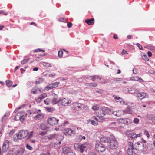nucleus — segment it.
I'll return each mask as SVG.
<instances>
[{"mask_svg": "<svg viewBox=\"0 0 155 155\" xmlns=\"http://www.w3.org/2000/svg\"><path fill=\"white\" fill-rule=\"evenodd\" d=\"M131 80H132L139 81L140 82H144V81L141 78L138 77H133L131 78Z\"/></svg>", "mask_w": 155, "mask_h": 155, "instance_id": "4be33fe9", "label": "nucleus"}, {"mask_svg": "<svg viewBox=\"0 0 155 155\" xmlns=\"http://www.w3.org/2000/svg\"><path fill=\"white\" fill-rule=\"evenodd\" d=\"M109 139L110 137L108 138H107L105 137H101L100 138V141L102 143H106L107 144Z\"/></svg>", "mask_w": 155, "mask_h": 155, "instance_id": "aec40b11", "label": "nucleus"}, {"mask_svg": "<svg viewBox=\"0 0 155 155\" xmlns=\"http://www.w3.org/2000/svg\"><path fill=\"white\" fill-rule=\"evenodd\" d=\"M44 115L42 114H38L34 117L35 119L37 120H38L42 119L44 117Z\"/></svg>", "mask_w": 155, "mask_h": 155, "instance_id": "5701e85b", "label": "nucleus"}, {"mask_svg": "<svg viewBox=\"0 0 155 155\" xmlns=\"http://www.w3.org/2000/svg\"><path fill=\"white\" fill-rule=\"evenodd\" d=\"M44 103L47 105L49 104L50 102H51L50 99L49 98H47L44 101Z\"/></svg>", "mask_w": 155, "mask_h": 155, "instance_id": "473e14b6", "label": "nucleus"}, {"mask_svg": "<svg viewBox=\"0 0 155 155\" xmlns=\"http://www.w3.org/2000/svg\"><path fill=\"white\" fill-rule=\"evenodd\" d=\"M24 117V114H23V112H20L18 113L16 115V118L17 117Z\"/></svg>", "mask_w": 155, "mask_h": 155, "instance_id": "cd10ccee", "label": "nucleus"}, {"mask_svg": "<svg viewBox=\"0 0 155 155\" xmlns=\"http://www.w3.org/2000/svg\"><path fill=\"white\" fill-rule=\"evenodd\" d=\"M95 147L96 150L99 152H103L106 149L104 146L100 143H96L95 145Z\"/></svg>", "mask_w": 155, "mask_h": 155, "instance_id": "423d86ee", "label": "nucleus"}, {"mask_svg": "<svg viewBox=\"0 0 155 155\" xmlns=\"http://www.w3.org/2000/svg\"><path fill=\"white\" fill-rule=\"evenodd\" d=\"M6 82L7 85L8 87H11L12 84V82L10 80H6Z\"/></svg>", "mask_w": 155, "mask_h": 155, "instance_id": "7c9ffc66", "label": "nucleus"}, {"mask_svg": "<svg viewBox=\"0 0 155 155\" xmlns=\"http://www.w3.org/2000/svg\"><path fill=\"white\" fill-rule=\"evenodd\" d=\"M144 134L145 135H146L147 138H149L150 137V134L147 131L145 130L144 131Z\"/></svg>", "mask_w": 155, "mask_h": 155, "instance_id": "49530a36", "label": "nucleus"}, {"mask_svg": "<svg viewBox=\"0 0 155 155\" xmlns=\"http://www.w3.org/2000/svg\"><path fill=\"white\" fill-rule=\"evenodd\" d=\"M41 100L40 99V98H39L38 97L37 99L36 100V102L38 103H39Z\"/></svg>", "mask_w": 155, "mask_h": 155, "instance_id": "0e129e2a", "label": "nucleus"}, {"mask_svg": "<svg viewBox=\"0 0 155 155\" xmlns=\"http://www.w3.org/2000/svg\"><path fill=\"white\" fill-rule=\"evenodd\" d=\"M30 58H29L28 59H25L21 61V64L23 65L25 64L29 61Z\"/></svg>", "mask_w": 155, "mask_h": 155, "instance_id": "bb28decb", "label": "nucleus"}, {"mask_svg": "<svg viewBox=\"0 0 155 155\" xmlns=\"http://www.w3.org/2000/svg\"><path fill=\"white\" fill-rule=\"evenodd\" d=\"M25 119V116H24V117H21L20 119V121L21 122H22L24 121Z\"/></svg>", "mask_w": 155, "mask_h": 155, "instance_id": "338daca9", "label": "nucleus"}, {"mask_svg": "<svg viewBox=\"0 0 155 155\" xmlns=\"http://www.w3.org/2000/svg\"><path fill=\"white\" fill-rule=\"evenodd\" d=\"M136 97L139 98L140 99L142 100L144 98L148 97V95L145 93L141 92L138 93L137 94Z\"/></svg>", "mask_w": 155, "mask_h": 155, "instance_id": "1a4fd4ad", "label": "nucleus"}, {"mask_svg": "<svg viewBox=\"0 0 155 155\" xmlns=\"http://www.w3.org/2000/svg\"><path fill=\"white\" fill-rule=\"evenodd\" d=\"M43 65L44 66H47L48 67H51V65H50L48 63H46V62H43Z\"/></svg>", "mask_w": 155, "mask_h": 155, "instance_id": "864d4df0", "label": "nucleus"}, {"mask_svg": "<svg viewBox=\"0 0 155 155\" xmlns=\"http://www.w3.org/2000/svg\"><path fill=\"white\" fill-rule=\"evenodd\" d=\"M91 122L92 124L94 125H97L98 124V123L97 122H96L93 120H91Z\"/></svg>", "mask_w": 155, "mask_h": 155, "instance_id": "603ef678", "label": "nucleus"}, {"mask_svg": "<svg viewBox=\"0 0 155 155\" xmlns=\"http://www.w3.org/2000/svg\"><path fill=\"white\" fill-rule=\"evenodd\" d=\"M112 113L113 115L119 117L120 116V115L119 114V111L117 112V111H114L113 112H112L111 114Z\"/></svg>", "mask_w": 155, "mask_h": 155, "instance_id": "72a5a7b5", "label": "nucleus"}, {"mask_svg": "<svg viewBox=\"0 0 155 155\" xmlns=\"http://www.w3.org/2000/svg\"><path fill=\"white\" fill-rule=\"evenodd\" d=\"M88 146V144L87 143H86L83 144L81 145L80 152L83 153L84 150L87 148Z\"/></svg>", "mask_w": 155, "mask_h": 155, "instance_id": "6ab92c4d", "label": "nucleus"}, {"mask_svg": "<svg viewBox=\"0 0 155 155\" xmlns=\"http://www.w3.org/2000/svg\"><path fill=\"white\" fill-rule=\"evenodd\" d=\"M77 140L78 141H81L82 139L81 138V135H79L77 137Z\"/></svg>", "mask_w": 155, "mask_h": 155, "instance_id": "3c124183", "label": "nucleus"}, {"mask_svg": "<svg viewBox=\"0 0 155 155\" xmlns=\"http://www.w3.org/2000/svg\"><path fill=\"white\" fill-rule=\"evenodd\" d=\"M74 147L76 150L80 152L81 145H79L78 143H76L74 144Z\"/></svg>", "mask_w": 155, "mask_h": 155, "instance_id": "a878e982", "label": "nucleus"}, {"mask_svg": "<svg viewBox=\"0 0 155 155\" xmlns=\"http://www.w3.org/2000/svg\"><path fill=\"white\" fill-rule=\"evenodd\" d=\"M55 137V134H52L49 135L48 136V139L51 140L52 139L54 138Z\"/></svg>", "mask_w": 155, "mask_h": 155, "instance_id": "4c0bfd02", "label": "nucleus"}, {"mask_svg": "<svg viewBox=\"0 0 155 155\" xmlns=\"http://www.w3.org/2000/svg\"><path fill=\"white\" fill-rule=\"evenodd\" d=\"M26 148L30 150H33L32 147L28 144L26 145Z\"/></svg>", "mask_w": 155, "mask_h": 155, "instance_id": "79ce46f5", "label": "nucleus"}, {"mask_svg": "<svg viewBox=\"0 0 155 155\" xmlns=\"http://www.w3.org/2000/svg\"><path fill=\"white\" fill-rule=\"evenodd\" d=\"M148 49L153 51H155V46H151L149 47Z\"/></svg>", "mask_w": 155, "mask_h": 155, "instance_id": "ea45409f", "label": "nucleus"}, {"mask_svg": "<svg viewBox=\"0 0 155 155\" xmlns=\"http://www.w3.org/2000/svg\"><path fill=\"white\" fill-rule=\"evenodd\" d=\"M44 81V80L42 78H39L38 79L37 81H35V83L36 84H39L41 82H42Z\"/></svg>", "mask_w": 155, "mask_h": 155, "instance_id": "c9c22d12", "label": "nucleus"}, {"mask_svg": "<svg viewBox=\"0 0 155 155\" xmlns=\"http://www.w3.org/2000/svg\"><path fill=\"white\" fill-rule=\"evenodd\" d=\"M59 120L57 119L54 117H50L47 119V122L48 124L51 126L57 124L58 123Z\"/></svg>", "mask_w": 155, "mask_h": 155, "instance_id": "7ed1b4c3", "label": "nucleus"}, {"mask_svg": "<svg viewBox=\"0 0 155 155\" xmlns=\"http://www.w3.org/2000/svg\"><path fill=\"white\" fill-rule=\"evenodd\" d=\"M136 138V134L135 133H133L130 136V139L131 140H134L135 138Z\"/></svg>", "mask_w": 155, "mask_h": 155, "instance_id": "f704fd0d", "label": "nucleus"}, {"mask_svg": "<svg viewBox=\"0 0 155 155\" xmlns=\"http://www.w3.org/2000/svg\"><path fill=\"white\" fill-rule=\"evenodd\" d=\"M35 90L32 91L33 93L34 94H35L37 93H39L38 87H35Z\"/></svg>", "mask_w": 155, "mask_h": 155, "instance_id": "c03bdc74", "label": "nucleus"}, {"mask_svg": "<svg viewBox=\"0 0 155 155\" xmlns=\"http://www.w3.org/2000/svg\"><path fill=\"white\" fill-rule=\"evenodd\" d=\"M60 102L62 105L65 106L69 105L71 102V101L68 99L64 98L61 100Z\"/></svg>", "mask_w": 155, "mask_h": 155, "instance_id": "9b49d317", "label": "nucleus"}, {"mask_svg": "<svg viewBox=\"0 0 155 155\" xmlns=\"http://www.w3.org/2000/svg\"><path fill=\"white\" fill-rule=\"evenodd\" d=\"M74 104L75 106V109L77 110H81L84 107V105L83 104L79 103L78 102L74 103Z\"/></svg>", "mask_w": 155, "mask_h": 155, "instance_id": "f8f14e48", "label": "nucleus"}, {"mask_svg": "<svg viewBox=\"0 0 155 155\" xmlns=\"http://www.w3.org/2000/svg\"><path fill=\"white\" fill-rule=\"evenodd\" d=\"M67 155H76V154L74 153L72 151Z\"/></svg>", "mask_w": 155, "mask_h": 155, "instance_id": "69168bd1", "label": "nucleus"}, {"mask_svg": "<svg viewBox=\"0 0 155 155\" xmlns=\"http://www.w3.org/2000/svg\"><path fill=\"white\" fill-rule=\"evenodd\" d=\"M85 22L89 25H93L94 22V20L93 18H92L89 19H86Z\"/></svg>", "mask_w": 155, "mask_h": 155, "instance_id": "412c9836", "label": "nucleus"}, {"mask_svg": "<svg viewBox=\"0 0 155 155\" xmlns=\"http://www.w3.org/2000/svg\"><path fill=\"white\" fill-rule=\"evenodd\" d=\"M102 109L104 113H105V115L106 114H111V110L107 107H104Z\"/></svg>", "mask_w": 155, "mask_h": 155, "instance_id": "a211bd4d", "label": "nucleus"}, {"mask_svg": "<svg viewBox=\"0 0 155 155\" xmlns=\"http://www.w3.org/2000/svg\"><path fill=\"white\" fill-rule=\"evenodd\" d=\"M9 142L8 140H6L4 142L2 147L3 152H5L7 150L9 147Z\"/></svg>", "mask_w": 155, "mask_h": 155, "instance_id": "9d476101", "label": "nucleus"}, {"mask_svg": "<svg viewBox=\"0 0 155 155\" xmlns=\"http://www.w3.org/2000/svg\"><path fill=\"white\" fill-rule=\"evenodd\" d=\"M29 132L27 130H21L18 134H16L18 138L19 139H22L25 138L28 135Z\"/></svg>", "mask_w": 155, "mask_h": 155, "instance_id": "20e7f679", "label": "nucleus"}, {"mask_svg": "<svg viewBox=\"0 0 155 155\" xmlns=\"http://www.w3.org/2000/svg\"><path fill=\"white\" fill-rule=\"evenodd\" d=\"M98 107L96 106H93L92 107V109L94 110V111H96L97 110H98Z\"/></svg>", "mask_w": 155, "mask_h": 155, "instance_id": "4d7b16f0", "label": "nucleus"}, {"mask_svg": "<svg viewBox=\"0 0 155 155\" xmlns=\"http://www.w3.org/2000/svg\"><path fill=\"white\" fill-rule=\"evenodd\" d=\"M47 96V95L45 93H43L41 94L39 97V98H40V99L41 100V101L44 98L46 97Z\"/></svg>", "mask_w": 155, "mask_h": 155, "instance_id": "2f4dec72", "label": "nucleus"}, {"mask_svg": "<svg viewBox=\"0 0 155 155\" xmlns=\"http://www.w3.org/2000/svg\"><path fill=\"white\" fill-rule=\"evenodd\" d=\"M128 91L130 94L137 93L139 92V90L136 88H132L129 89L127 88Z\"/></svg>", "mask_w": 155, "mask_h": 155, "instance_id": "dca6fc26", "label": "nucleus"}, {"mask_svg": "<svg viewBox=\"0 0 155 155\" xmlns=\"http://www.w3.org/2000/svg\"><path fill=\"white\" fill-rule=\"evenodd\" d=\"M60 101V99L58 97V95L55 94V96L51 101L52 103L53 104H55L58 103Z\"/></svg>", "mask_w": 155, "mask_h": 155, "instance_id": "4468645a", "label": "nucleus"}, {"mask_svg": "<svg viewBox=\"0 0 155 155\" xmlns=\"http://www.w3.org/2000/svg\"><path fill=\"white\" fill-rule=\"evenodd\" d=\"M96 116H94L92 118L93 119L96 120L97 121L101 122L104 119L103 117L105 115V113L103 110V109L101 110H100L97 113Z\"/></svg>", "mask_w": 155, "mask_h": 155, "instance_id": "f03ea898", "label": "nucleus"}, {"mask_svg": "<svg viewBox=\"0 0 155 155\" xmlns=\"http://www.w3.org/2000/svg\"><path fill=\"white\" fill-rule=\"evenodd\" d=\"M72 25V24L71 23L69 22L67 23V26L69 28H70L71 27Z\"/></svg>", "mask_w": 155, "mask_h": 155, "instance_id": "052dcab7", "label": "nucleus"}, {"mask_svg": "<svg viewBox=\"0 0 155 155\" xmlns=\"http://www.w3.org/2000/svg\"><path fill=\"white\" fill-rule=\"evenodd\" d=\"M115 98L116 99L119 100V101H117V102H120L121 104H124V102L122 101V99L120 97H116Z\"/></svg>", "mask_w": 155, "mask_h": 155, "instance_id": "c756f323", "label": "nucleus"}, {"mask_svg": "<svg viewBox=\"0 0 155 155\" xmlns=\"http://www.w3.org/2000/svg\"><path fill=\"white\" fill-rule=\"evenodd\" d=\"M52 109L51 107L47 108V110L49 112H51L52 111Z\"/></svg>", "mask_w": 155, "mask_h": 155, "instance_id": "680f3d73", "label": "nucleus"}, {"mask_svg": "<svg viewBox=\"0 0 155 155\" xmlns=\"http://www.w3.org/2000/svg\"><path fill=\"white\" fill-rule=\"evenodd\" d=\"M95 77H97V79L99 78L100 80L101 79V78L100 76L97 75H94L92 76V80L93 81H95L96 80Z\"/></svg>", "mask_w": 155, "mask_h": 155, "instance_id": "e433bc0d", "label": "nucleus"}, {"mask_svg": "<svg viewBox=\"0 0 155 155\" xmlns=\"http://www.w3.org/2000/svg\"><path fill=\"white\" fill-rule=\"evenodd\" d=\"M46 134V132L44 131H41V132H40L39 133V134L40 135H42V136Z\"/></svg>", "mask_w": 155, "mask_h": 155, "instance_id": "6e6d98bb", "label": "nucleus"}, {"mask_svg": "<svg viewBox=\"0 0 155 155\" xmlns=\"http://www.w3.org/2000/svg\"><path fill=\"white\" fill-rule=\"evenodd\" d=\"M14 132V130H12L9 133L10 136H12Z\"/></svg>", "mask_w": 155, "mask_h": 155, "instance_id": "bf43d9fd", "label": "nucleus"}, {"mask_svg": "<svg viewBox=\"0 0 155 155\" xmlns=\"http://www.w3.org/2000/svg\"><path fill=\"white\" fill-rule=\"evenodd\" d=\"M142 58L145 60L148 61L149 59L147 57V56L146 54L143 55L142 56Z\"/></svg>", "mask_w": 155, "mask_h": 155, "instance_id": "58836bf2", "label": "nucleus"}, {"mask_svg": "<svg viewBox=\"0 0 155 155\" xmlns=\"http://www.w3.org/2000/svg\"><path fill=\"white\" fill-rule=\"evenodd\" d=\"M64 134L67 136H73L74 135L75 132L71 129L68 128L65 130Z\"/></svg>", "mask_w": 155, "mask_h": 155, "instance_id": "6e6552de", "label": "nucleus"}, {"mask_svg": "<svg viewBox=\"0 0 155 155\" xmlns=\"http://www.w3.org/2000/svg\"><path fill=\"white\" fill-rule=\"evenodd\" d=\"M9 115V114L8 113H6L3 117L2 120V122H3L4 121L7 119Z\"/></svg>", "mask_w": 155, "mask_h": 155, "instance_id": "b1692460", "label": "nucleus"}, {"mask_svg": "<svg viewBox=\"0 0 155 155\" xmlns=\"http://www.w3.org/2000/svg\"><path fill=\"white\" fill-rule=\"evenodd\" d=\"M137 45L139 47V48L140 50H143V48L142 46L139 43H137Z\"/></svg>", "mask_w": 155, "mask_h": 155, "instance_id": "8fccbe9b", "label": "nucleus"}, {"mask_svg": "<svg viewBox=\"0 0 155 155\" xmlns=\"http://www.w3.org/2000/svg\"><path fill=\"white\" fill-rule=\"evenodd\" d=\"M40 51H42L43 52H45V51L44 50H41L40 49H35L34 50V52H38Z\"/></svg>", "mask_w": 155, "mask_h": 155, "instance_id": "37998d69", "label": "nucleus"}, {"mask_svg": "<svg viewBox=\"0 0 155 155\" xmlns=\"http://www.w3.org/2000/svg\"><path fill=\"white\" fill-rule=\"evenodd\" d=\"M34 133L33 131H31L30 133L28 135V138H30L31 137L33 136V134Z\"/></svg>", "mask_w": 155, "mask_h": 155, "instance_id": "09e8293b", "label": "nucleus"}, {"mask_svg": "<svg viewBox=\"0 0 155 155\" xmlns=\"http://www.w3.org/2000/svg\"><path fill=\"white\" fill-rule=\"evenodd\" d=\"M135 149L138 150H142L144 148V144L142 142H137L135 144Z\"/></svg>", "mask_w": 155, "mask_h": 155, "instance_id": "0eeeda50", "label": "nucleus"}, {"mask_svg": "<svg viewBox=\"0 0 155 155\" xmlns=\"http://www.w3.org/2000/svg\"><path fill=\"white\" fill-rule=\"evenodd\" d=\"M109 141L107 145L111 149H115L117 148V142L114 137L112 135L110 136Z\"/></svg>", "mask_w": 155, "mask_h": 155, "instance_id": "f257e3e1", "label": "nucleus"}, {"mask_svg": "<svg viewBox=\"0 0 155 155\" xmlns=\"http://www.w3.org/2000/svg\"><path fill=\"white\" fill-rule=\"evenodd\" d=\"M72 151L71 149L69 147H64L62 148L63 153L66 155H67Z\"/></svg>", "mask_w": 155, "mask_h": 155, "instance_id": "2eb2a0df", "label": "nucleus"}, {"mask_svg": "<svg viewBox=\"0 0 155 155\" xmlns=\"http://www.w3.org/2000/svg\"><path fill=\"white\" fill-rule=\"evenodd\" d=\"M59 84V82H56L52 84H53V86H54V87H57V86H58V84Z\"/></svg>", "mask_w": 155, "mask_h": 155, "instance_id": "de8ad7c7", "label": "nucleus"}, {"mask_svg": "<svg viewBox=\"0 0 155 155\" xmlns=\"http://www.w3.org/2000/svg\"><path fill=\"white\" fill-rule=\"evenodd\" d=\"M149 73L153 75L155 74V71L153 70H150L149 71Z\"/></svg>", "mask_w": 155, "mask_h": 155, "instance_id": "5fc2aeb1", "label": "nucleus"}, {"mask_svg": "<svg viewBox=\"0 0 155 155\" xmlns=\"http://www.w3.org/2000/svg\"><path fill=\"white\" fill-rule=\"evenodd\" d=\"M41 128L42 130H45L47 128V126L44 123H42L40 125Z\"/></svg>", "mask_w": 155, "mask_h": 155, "instance_id": "c85d7f7f", "label": "nucleus"}, {"mask_svg": "<svg viewBox=\"0 0 155 155\" xmlns=\"http://www.w3.org/2000/svg\"><path fill=\"white\" fill-rule=\"evenodd\" d=\"M116 123L115 122H112L110 124V126H114L116 125Z\"/></svg>", "mask_w": 155, "mask_h": 155, "instance_id": "13d9d810", "label": "nucleus"}, {"mask_svg": "<svg viewBox=\"0 0 155 155\" xmlns=\"http://www.w3.org/2000/svg\"><path fill=\"white\" fill-rule=\"evenodd\" d=\"M133 121L135 124H137L139 122V119L138 118H134Z\"/></svg>", "mask_w": 155, "mask_h": 155, "instance_id": "a18cd8bd", "label": "nucleus"}, {"mask_svg": "<svg viewBox=\"0 0 155 155\" xmlns=\"http://www.w3.org/2000/svg\"><path fill=\"white\" fill-rule=\"evenodd\" d=\"M151 120L153 123L155 124V117H152Z\"/></svg>", "mask_w": 155, "mask_h": 155, "instance_id": "e2e57ef3", "label": "nucleus"}, {"mask_svg": "<svg viewBox=\"0 0 155 155\" xmlns=\"http://www.w3.org/2000/svg\"><path fill=\"white\" fill-rule=\"evenodd\" d=\"M63 52L62 51H59L58 52V56L60 57L61 58L63 54Z\"/></svg>", "mask_w": 155, "mask_h": 155, "instance_id": "a19ab883", "label": "nucleus"}, {"mask_svg": "<svg viewBox=\"0 0 155 155\" xmlns=\"http://www.w3.org/2000/svg\"><path fill=\"white\" fill-rule=\"evenodd\" d=\"M113 38L114 39H116L118 38V36L116 34H114V35Z\"/></svg>", "mask_w": 155, "mask_h": 155, "instance_id": "774afa93", "label": "nucleus"}, {"mask_svg": "<svg viewBox=\"0 0 155 155\" xmlns=\"http://www.w3.org/2000/svg\"><path fill=\"white\" fill-rule=\"evenodd\" d=\"M133 107L132 106L128 105L126 109L124 111V113L132 114L133 112Z\"/></svg>", "mask_w": 155, "mask_h": 155, "instance_id": "ddd939ff", "label": "nucleus"}, {"mask_svg": "<svg viewBox=\"0 0 155 155\" xmlns=\"http://www.w3.org/2000/svg\"><path fill=\"white\" fill-rule=\"evenodd\" d=\"M25 150L22 148L18 149L15 152L16 155H23L24 153Z\"/></svg>", "mask_w": 155, "mask_h": 155, "instance_id": "f3484780", "label": "nucleus"}, {"mask_svg": "<svg viewBox=\"0 0 155 155\" xmlns=\"http://www.w3.org/2000/svg\"><path fill=\"white\" fill-rule=\"evenodd\" d=\"M53 86V84H49L45 87L44 90L48 91L49 90V89H52L55 88Z\"/></svg>", "mask_w": 155, "mask_h": 155, "instance_id": "393cba45", "label": "nucleus"}, {"mask_svg": "<svg viewBox=\"0 0 155 155\" xmlns=\"http://www.w3.org/2000/svg\"><path fill=\"white\" fill-rule=\"evenodd\" d=\"M135 148L134 147L133 144L131 142H129L128 143V149L127 152L128 155H132L134 152Z\"/></svg>", "mask_w": 155, "mask_h": 155, "instance_id": "39448f33", "label": "nucleus"}]
</instances>
